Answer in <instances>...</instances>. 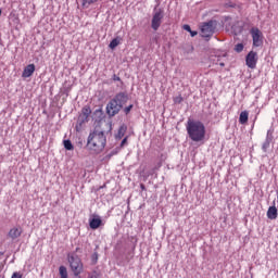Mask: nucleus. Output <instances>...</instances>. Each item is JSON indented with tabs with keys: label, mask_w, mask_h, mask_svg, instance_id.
<instances>
[{
	"label": "nucleus",
	"mask_w": 278,
	"mask_h": 278,
	"mask_svg": "<svg viewBox=\"0 0 278 278\" xmlns=\"http://www.w3.org/2000/svg\"><path fill=\"white\" fill-rule=\"evenodd\" d=\"M127 138L128 137H125L122 142H121V149H123V147L127 146Z\"/></svg>",
	"instance_id": "cd10ccee"
},
{
	"label": "nucleus",
	"mask_w": 278,
	"mask_h": 278,
	"mask_svg": "<svg viewBox=\"0 0 278 278\" xmlns=\"http://www.w3.org/2000/svg\"><path fill=\"white\" fill-rule=\"evenodd\" d=\"M86 123H88V118L81 117V115H79L75 126L76 131H81Z\"/></svg>",
	"instance_id": "4468645a"
},
{
	"label": "nucleus",
	"mask_w": 278,
	"mask_h": 278,
	"mask_svg": "<svg viewBox=\"0 0 278 278\" xmlns=\"http://www.w3.org/2000/svg\"><path fill=\"white\" fill-rule=\"evenodd\" d=\"M219 66H225V64L223 62L219 63Z\"/></svg>",
	"instance_id": "72a5a7b5"
},
{
	"label": "nucleus",
	"mask_w": 278,
	"mask_h": 278,
	"mask_svg": "<svg viewBox=\"0 0 278 278\" xmlns=\"http://www.w3.org/2000/svg\"><path fill=\"white\" fill-rule=\"evenodd\" d=\"M103 225V220L99 215H92V218L89 219L90 229H99Z\"/></svg>",
	"instance_id": "9d476101"
},
{
	"label": "nucleus",
	"mask_w": 278,
	"mask_h": 278,
	"mask_svg": "<svg viewBox=\"0 0 278 278\" xmlns=\"http://www.w3.org/2000/svg\"><path fill=\"white\" fill-rule=\"evenodd\" d=\"M0 16H1V10H0Z\"/></svg>",
	"instance_id": "e433bc0d"
},
{
	"label": "nucleus",
	"mask_w": 278,
	"mask_h": 278,
	"mask_svg": "<svg viewBox=\"0 0 278 278\" xmlns=\"http://www.w3.org/2000/svg\"><path fill=\"white\" fill-rule=\"evenodd\" d=\"M189 34L191 35L192 38H194V36H197L198 33L195 30H191Z\"/></svg>",
	"instance_id": "7c9ffc66"
},
{
	"label": "nucleus",
	"mask_w": 278,
	"mask_h": 278,
	"mask_svg": "<svg viewBox=\"0 0 278 278\" xmlns=\"http://www.w3.org/2000/svg\"><path fill=\"white\" fill-rule=\"evenodd\" d=\"M21 236H23V228H21V227H13L10 229V231L8 233V237L11 240H16V239L21 238Z\"/></svg>",
	"instance_id": "9b49d317"
},
{
	"label": "nucleus",
	"mask_w": 278,
	"mask_h": 278,
	"mask_svg": "<svg viewBox=\"0 0 278 278\" xmlns=\"http://www.w3.org/2000/svg\"><path fill=\"white\" fill-rule=\"evenodd\" d=\"M250 34L252 36L253 47H262V45H264V34L260 28L252 27Z\"/></svg>",
	"instance_id": "423d86ee"
},
{
	"label": "nucleus",
	"mask_w": 278,
	"mask_h": 278,
	"mask_svg": "<svg viewBox=\"0 0 278 278\" xmlns=\"http://www.w3.org/2000/svg\"><path fill=\"white\" fill-rule=\"evenodd\" d=\"M240 125H247L249 123V111H242L239 115Z\"/></svg>",
	"instance_id": "2eb2a0df"
},
{
	"label": "nucleus",
	"mask_w": 278,
	"mask_h": 278,
	"mask_svg": "<svg viewBox=\"0 0 278 278\" xmlns=\"http://www.w3.org/2000/svg\"><path fill=\"white\" fill-rule=\"evenodd\" d=\"M68 262L74 275L75 276L81 275V270L84 268V265L81 264V258H79V256L77 255H72V256H68Z\"/></svg>",
	"instance_id": "39448f33"
},
{
	"label": "nucleus",
	"mask_w": 278,
	"mask_h": 278,
	"mask_svg": "<svg viewBox=\"0 0 278 278\" xmlns=\"http://www.w3.org/2000/svg\"><path fill=\"white\" fill-rule=\"evenodd\" d=\"M108 144V137L105 136V130L103 125H98L94 127L93 131L88 136L87 148L96 154H99L105 149Z\"/></svg>",
	"instance_id": "f257e3e1"
},
{
	"label": "nucleus",
	"mask_w": 278,
	"mask_h": 278,
	"mask_svg": "<svg viewBox=\"0 0 278 278\" xmlns=\"http://www.w3.org/2000/svg\"><path fill=\"white\" fill-rule=\"evenodd\" d=\"M63 144H64V148L66 149V151H73L74 147H73V142H71V140H64Z\"/></svg>",
	"instance_id": "aec40b11"
},
{
	"label": "nucleus",
	"mask_w": 278,
	"mask_h": 278,
	"mask_svg": "<svg viewBox=\"0 0 278 278\" xmlns=\"http://www.w3.org/2000/svg\"><path fill=\"white\" fill-rule=\"evenodd\" d=\"M122 106L116 102V100L111 99L110 102L106 104V114L110 118L116 116L118 112H121Z\"/></svg>",
	"instance_id": "0eeeda50"
},
{
	"label": "nucleus",
	"mask_w": 278,
	"mask_h": 278,
	"mask_svg": "<svg viewBox=\"0 0 278 278\" xmlns=\"http://www.w3.org/2000/svg\"><path fill=\"white\" fill-rule=\"evenodd\" d=\"M35 72H36V65L29 64L24 68L22 77L24 78L31 77Z\"/></svg>",
	"instance_id": "f8f14e48"
},
{
	"label": "nucleus",
	"mask_w": 278,
	"mask_h": 278,
	"mask_svg": "<svg viewBox=\"0 0 278 278\" xmlns=\"http://www.w3.org/2000/svg\"><path fill=\"white\" fill-rule=\"evenodd\" d=\"M140 188H141V190H147V187L144 186V184H141Z\"/></svg>",
	"instance_id": "473e14b6"
},
{
	"label": "nucleus",
	"mask_w": 278,
	"mask_h": 278,
	"mask_svg": "<svg viewBox=\"0 0 278 278\" xmlns=\"http://www.w3.org/2000/svg\"><path fill=\"white\" fill-rule=\"evenodd\" d=\"M257 52L250 51L248 55L245 56V64L249 68H255L257 66Z\"/></svg>",
	"instance_id": "6e6552de"
},
{
	"label": "nucleus",
	"mask_w": 278,
	"mask_h": 278,
	"mask_svg": "<svg viewBox=\"0 0 278 278\" xmlns=\"http://www.w3.org/2000/svg\"><path fill=\"white\" fill-rule=\"evenodd\" d=\"M113 101H115L116 103L119 104V108L123 109V106L125 105V103H127V101H129V94H127V92H118L115 94V97L113 98Z\"/></svg>",
	"instance_id": "1a4fd4ad"
},
{
	"label": "nucleus",
	"mask_w": 278,
	"mask_h": 278,
	"mask_svg": "<svg viewBox=\"0 0 278 278\" xmlns=\"http://www.w3.org/2000/svg\"><path fill=\"white\" fill-rule=\"evenodd\" d=\"M278 212H277V206L275 204L273 206H269L267 211V218L269 220H277Z\"/></svg>",
	"instance_id": "ddd939ff"
},
{
	"label": "nucleus",
	"mask_w": 278,
	"mask_h": 278,
	"mask_svg": "<svg viewBox=\"0 0 278 278\" xmlns=\"http://www.w3.org/2000/svg\"><path fill=\"white\" fill-rule=\"evenodd\" d=\"M99 0H83V5L85 8H89V5H92V3H97Z\"/></svg>",
	"instance_id": "4be33fe9"
},
{
	"label": "nucleus",
	"mask_w": 278,
	"mask_h": 278,
	"mask_svg": "<svg viewBox=\"0 0 278 278\" xmlns=\"http://www.w3.org/2000/svg\"><path fill=\"white\" fill-rule=\"evenodd\" d=\"M11 278H23V274H21V271H15Z\"/></svg>",
	"instance_id": "bb28decb"
},
{
	"label": "nucleus",
	"mask_w": 278,
	"mask_h": 278,
	"mask_svg": "<svg viewBox=\"0 0 278 278\" xmlns=\"http://www.w3.org/2000/svg\"><path fill=\"white\" fill-rule=\"evenodd\" d=\"M128 255H129V257H126V260H127V262H130V260L134 258V253L130 252Z\"/></svg>",
	"instance_id": "c756f323"
},
{
	"label": "nucleus",
	"mask_w": 278,
	"mask_h": 278,
	"mask_svg": "<svg viewBox=\"0 0 278 278\" xmlns=\"http://www.w3.org/2000/svg\"><path fill=\"white\" fill-rule=\"evenodd\" d=\"M114 81H121V77L114 75Z\"/></svg>",
	"instance_id": "2f4dec72"
},
{
	"label": "nucleus",
	"mask_w": 278,
	"mask_h": 278,
	"mask_svg": "<svg viewBox=\"0 0 278 278\" xmlns=\"http://www.w3.org/2000/svg\"><path fill=\"white\" fill-rule=\"evenodd\" d=\"M187 134L193 142H201L205 140V125L200 121L188 119Z\"/></svg>",
	"instance_id": "f03ea898"
},
{
	"label": "nucleus",
	"mask_w": 278,
	"mask_h": 278,
	"mask_svg": "<svg viewBox=\"0 0 278 278\" xmlns=\"http://www.w3.org/2000/svg\"><path fill=\"white\" fill-rule=\"evenodd\" d=\"M235 51H236L237 53H242V51H244V45H242V43L236 45V46H235Z\"/></svg>",
	"instance_id": "5701e85b"
},
{
	"label": "nucleus",
	"mask_w": 278,
	"mask_h": 278,
	"mask_svg": "<svg viewBox=\"0 0 278 278\" xmlns=\"http://www.w3.org/2000/svg\"><path fill=\"white\" fill-rule=\"evenodd\" d=\"M184 29H185V31H192V28H190V25H188V24H186V25H184Z\"/></svg>",
	"instance_id": "c85d7f7f"
},
{
	"label": "nucleus",
	"mask_w": 278,
	"mask_h": 278,
	"mask_svg": "<svg viewBox=\"0 0 278 278\" xmlns=\"http://www.w3.org/2000/svg\"><path fill=\"white\" fill-rule=\"evenodd\" d=\"M90 114H92V110H90V106H84L83 110H81V114L80 116L83 118H89Z\"/></svg>",
	"instance_id": "f3484780"
},
{
	"label": "nucleus",
	"mask_w": 278,
	"mask_h": 278,
	"mask_svg": "<svg viewBox=\"0 0 278 278\" xmlns=\"http://www.w3.org/2000/svg\"><path fill=\"white\" fill-rule=\"evenodd\" d=\"M182 102H184V97H181V94L174 98V103L179 105V103H182Z\"/></svg>",
	"instance_id": "393cba45"
},
{
	"label": "nucleus",
	"mask_w": 278,
	"mask_h": 278,
	"mask_svg": "<svg viewBox=\"0 0 278 278\" xmlns=\"http://www.w3.org/2000/svg\"><path fill=\"white\" fill-rule=\"evenodd\" d=\"M118 45H121V37L114 38V39L110 42L109 47H110V49H115V48L118 47Z\"/></svg>",
	"instance_id": "6ab92c4d"
},
{
	"label": "nucleus",
	"mask_w": 278,
	"mask_h": 278,
	"mask_svg": "<svg viewBox=\"0 0 278 278\" xmlns=\"http://www.w3.org/2000/svg\"><path fill=\"white\" fill-rule=\"evenodd\" d=\"M270 147V139H266L265 142L263 143V151L264 153H266V151H268V148Z\"/></svg>",
	"instance_id": "b1692460"
},
{
	"label": "nucleus",
	"mask_w": 278,
	"mask_h": 278,
	"mask_svg": "<svg viewBox=\"0 0 278 278\" xmlns=\"http://www.w3.org/2000/svg\"><path fill=\"white\" fill-rule=\"evenodd\" d=\"M217 27H218V21L216 20L203 22L200 26L202 38H212L214 34H216Z\"/></svg>",
	"instance_id": "7ed1b4c3"
},
{
	"label": "nucleus",
	"mask_w": 278,
	"mask_h": 278,
	"mask_svg": "<svg viewBox=\"0 0 278 278\" xmlns=\"http://www.w3.org/2000/svg\"><path fill=\"white\" fill-rule=\"evenodd\" d=\"M93 116H94L96 118H101V117L103 116V109H101V108L96 109V110L93 111Z\"/></svg>",
	"instance_id": "412c9836"
},
{
	"label": "nucleus",
	"mask_w": 278,
	"mask_h": 278,
	"mask_svg": "<svg viewBox=\"0 0 278 278\" xmlns=\"http://www.w3.org/2000/svg\"><path fill=\"white\" fill-rule=\"evenodd\" d=\"M90 278H97V275H92V276H90Z\"/></svg>",
	"instance_id": "f704fd0d"
},
{
	"label": "nucleus",
	"mask_w": 278,
	"mask_h": 278,
	"mask_svg": "<svg viewBox=\"0 0 278 278\" xmlns=\"http://www.w3.org/2000/svg\"><path fill=\"white\" fill-rule=\"evenodd\" d=\"M60 278H68V270L64 266L59 268Z\"/></svg>",
	"instance_id": "a211bd4d"
},
{
	"label": "nucleus",
	"mask_w": 278,
	"mask_h": 278,
	"mask_svg": "<svg viewBox=\"0 0 278 278\" xmlns=\"http://www.w3.org/2000/svg\"><path fill=\"white\" fill-rule=\"evenodd\" d=\"M0 255H3V252H0Z\"/></svg>",
	"instance_id": "c9c22d12"
},
{
	"label": "nucleus",
	"mask_w": 278,
	"mask_h": 278,
	"mask_svg": "<svg viewBox=\"0 0 278 278\" xmlns=\"http://www.w3.org/2000/svg\"><path fill=\"white\" fill-rule=\"evenodd\" d=\"M125 134H127V125L123 124L118 129V132L116 135V139L121 140L122 138H124Z\"/></svg>",
	"instance_id": "dca6fc26"
},
{
	"label": "nucleus",
	"mask_w": 278,
	"mask_h": 278,
	"mask_svg": "<svg viewBox=\"0 0 278 278\" xmlns=\"http://www.w3.org/2000/svg\"><path fill=\"white\" fill-rule=\"evenodd\" d=\"M163 21H164V10L155 9L154 13L152 15L151 28L154 31H157V29H160V27H162V22Z\"/></svg>",
	"instance_id": "20e7f679"
},
{
	"label": "nucleus",
	"mask_w": 278,
	"mask_h": 278,
	"mask_svg": "<svg viewBox=\"0 0 278 278\" xmlns=\"http://www.w3.org/2000/svg\"><path fill=\"white\" fill-rule=\"evenodd\" d=\"M134 110V104H130L124 109V114H129Z\"/></svg>",
	"instance_id": "a878e982"
}]
</instances>
